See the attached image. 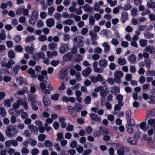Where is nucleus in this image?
Instances as JSON below:
<instances>
[{
    "instance_id": "1",
    "label": "nucleus",
    "mask_w": 155,
    "mask_h": 155,
    "mask_svg": "<svg viewBox=\"0 0 155 155\" xmlns=\"http://www.w3.org/2000/svg\"><path fill=\"white\" fill-rule=\"evenodd\" d=\"M73 44L77 47H82L84 44V40L81 36H77L75 37L73 40Z\"/></svg>"
},
{
    "instance_id": "2",
    "label": "nucleus",
    "mask_w": 155,
    "mask_h": 155,
    "mask_svg": "<svg viewBox=\"0 0 155 155\" xmlns=\"http://www.w3.org/2000/svg\"><path fill=\"white\" fill-rule=\"evenodd\" d=\"M14 63L13 60L9 59L7 62L6 59L4 58L1 62V65L2 67H6L8 68H10Z\"/></svg>"
},
{
    "instance_id": "3",
    "label": "nucleus",
    "mask_w": 155,
    "mask_h": 155,
    "mask_svg": "<svg viewBox=\"0 0 155 155\" xmlns=\"http://www.w3.org/2000/svg\"><path fill=\"white\" fill-rule=\"evenodd\" d=\"M114 80L116 83H119L121 81V78L123 76V73L122 71L117 70L116 71L114 74Z\"/></svg>"
},
{
    "instance_id": "4",
    "label": "nucleus",
    "mask_w": 155,
    "mask_h": 155,
    "mask_svg": "<svg viewBox=\"0 0 155 155\" xmlns=\"http://www.w3.org/2000/svg\"><path fill=\"white\" fill-rule=\"evenodd\" d=\"M17 133L16 130L14 126H9L7 129L6 134L8 137H12L15 135Z\"/></svg>"
},
{
    "instance_id": "5",
    "label": "nucleus",
    "mask_w": 155,
    "mask_h": 155,
    "mask_svg": "<svg viewBox=\"0 0 155 155\" xmlns=\"http://www.w3.org/2000/svg\"><path fill=\"white\" fill-rule=\"evenodd\" d=\"M114 146H115V149L117 150V153L119 155H123L124 154L125 147L119 144H115Z\"/></svg>"
},
{
    "instance_id": "6",
    "label": "nucleus",
    "mask_w": 155,
    "mask_h": 155,
    "mask_svg": "<svg viewBox=\"0 0 155 155\" xmlns=\"http://www.w3.org/2000/svg\"><path fill=\"white\" fill-rule=\"evenodd\" d=\"M68 49V44H61L59 49V51L60 53L63 54L66 52Z\"/></svg>"
},
{
    "instance_id": "7",
    "label": "nucleus",
    "mask_w": 155,
    "mask_h": 155,
    "mask_svg": "<svg viewBox=\"0 0 155 155\" xmlns=\"http://www.w3.org/2000/svg\"><path fill=\"white\" fill-rule=\"evenodd\" d=\"M44 57L45 55L42 52L35 53L33 55V58L36 61L38 60L40 58L44 59Z\"/></svg>"
},
{
    "instance_id": "8",
    "label": "nucleus",
    "mask_w": 155,
    "mask_h": 155,
    "mask_svg": "<svg viewBox=\"0 0 155 155\" xmlns=\"http://www.w3.org/2000/svg\"><path fill=\"white\" fill-rule=\"evenodd\" d=\"M67 74V71L65 69H62L59 74L60 78L61 79H64Z\"/></svg>"
},
{
    "instance_id": "9",
    "label": "nucleus",
    "mask_w": 155,
    "mask_h": 155,
    "mask_svg": "<svg viewBox=\"0 0 155 155\" xmlns=\"http://www.w3.org/2000/svg\"><path fill=\"white\" fill-rule=\"evenodd\" d=\"M144 51L148 52L150 54H153L155 52V48L152 46H148L145 48Z\"/></svg>"
},
{
    "instance_id": "10",
    "label": "nucleus",
    "mask_w": 155,
    "mask_h": 155,
    "mask_svg": "<svg viewBox=\"0 0 155 155\" xmlns=\"http://www.w3.org/2000/svg\"><path fill=\"white\" fill-rule=\"evenodd\" d=\"M128 19V15L126 12L122 13L120 18V20L122 23H124Z\"/></svg>"
},
{
    "instance_id": "11",
    "label": "nucleus",
    "mask_w": 155,
    "mask_h": 155,
    "mask_svg": "<svg viewBox=\"0 0 155 155\" xmlns=\"http://www.w3.org/2000/svg\"><path fill=\"white\" fill-rule=\"evenodd\" d=\"M14 98L12 97H11L10 99H8L4 101V104L5 106L8 107H9L11 105V102H13Z\"/></svg>"
},
{
    "instance_id": "12",
    "label": "nucleus",
    "mask_w": 155,
    "mask_h": 155,
    "mask_svg": "<svg viewBox=\"0 0 155 155\" xmlns=\"http://www.w3.org/2000/svg\"><path fill=\"white\" fill-rule=\"evenodd\" d=\"M89 35L93 41L96 40L98 39L96 33L93 30H91L90 31Z\"/></svg>"
},
{
    "instance_id": "13",
    "label": "nucleus",
    "mask_w": 155,
    "mask_h": 155,
    "mask_svg": "<svg viewBox=\"0 0 155 155\" xmlns=\"http://www.w3.org/2000/svg\"><path fill=\"white\" fill-rule=\"evenodd\" d=\"M102 46L104 48V50L105 53H108L110 50V46L107 42L103 43L102 45Z\"/></svg>"
},
{
    "instance_id": "14",
    "label": "nucleus",
    "mask_w": 155,
    "mask_h": 155,
    "mask_svg": "<svg viewBox=\"0 0 155 155\" xmlns=\"http://www.w3.org/2000/svg\"><path fill=\"white\" fill-rule=\"evenodd\" d=\"M92 70L89 67H87L82 71V74L84 77L88 76L92 72Z\"/></svg>"
},
{
    "instance_id": "15",
    "label": "nucleus",
    "mask_w": 155,
    "mask_h": 155,
    "mask_svg": "<svg viewBox=\"0 0 155 155\" xmlns=\"http://www.w3.org/2000/svg\"><path fill=\"white\" fill-rule=\"evenodd\" d=\"M90 116L91 119L94 121L99 122L101 120V118L98 117L97 115H96L93 113H91L90 114Z\"/></svg>"
},
{
    "instance_id": "16",
    "label": "nucleus",
    "mask_w": 155,
    "mask_h": 155,
    "mask_svg": "<svg viewBox=\"0 0 155 155\" xmlns=\"http://www.w3.org/2000/svg\"><path fill=\"white\" fill-rule=\"evenodd\" d=\"M110 92L114 95H116L120 92L119 88L117 86H114L111 87Z\"/></svg>"
},
{
    "instance_id": "17",
    "label": "nucleus",
    "mask_w": 155,
    "mask_h": 155,
    "mask_svg": "<svg viewBox=\"0 0 155 155\" xmlns=\"http://www.w3.org/2000/svg\"><path fill=\"white\" fill-rule=\"evenodd\" d=\"M99 65L101 68L106 67L108 64L107 61L105 59L100 60L99 62Z\"/></svg>"
},
{
    "instance_id": "18",
    "label": "nucleus",
    "mask_w": 155,
    "mask_h": 155,
    "mask_svg": "<svg viewBox=\"0 0 155 155\" xmlns=\"http://www.w3.org/2000/svg\"><path fill=\"white\" fill-rule=\"evenodd\" d=\"M72 56L73 55L70 52L64 55L63 58L64 61H69L71 59Z\"/></svg>"
},
{
    "instance_id": "19",
    "label": "nucleus",
    "mask_w": 155,
    "mask_h": 155,
    "mask_svg": "<svg viewBox=\"0 0 155 155\" xmlns=\"http://www.w3.org/2000/svg\"><path fill=\"white\" fill-rule=\"evenodd\" d=\"M47 56L49 58H52L53 57L56 56L58 55V53L56 51H53L52 52L50 51H48L47 52Z\"/></svg>"
},
{
    "instance_id": "20",
    "label": "nucleus",
    "mask_w": 155,
    "mask_h": 155,
    "mask_svg": "<svg viewBox=\"0 0 155 155\" xmlns=\"http://www.w3.org/2000/svg\"><path fill=\"white\" fill-rule=\"evenodd\" d=\"M8 112L9 114L15 115L17 117L19 116L20 115V111L15 109H10L8 111Z\"/></svg>"
},
{
    "instance_id": "21",
    "label": "nucleus",
    "mask_w": 155,
    "mask_h": 155,
    "mask_svg": "<svg viewBox=\"0 0 155 155\" xmlns=\"http://www.w3.org/2000/svg\"><path fill=\"white\" fill-rule=\"evenodd\" d=\"M47 26L48 27H51L54 25L55 21L53 18H51L48 19L46 21Z\"/></svg>"
},
{
    "instance_id": "22",
    "label": "nucleus",
    "mask_w": 155,
    "mask_h": 155,
    "mask_svg": "<svg viewBox=\"0 0 155 155\" xmlns=\"http://www.w3.org/2000/svg\"><path fill=\"white\" fill-rule=\"evenodd\" d=\"M28 128L30 130L35 134H37L38 132L37 127L35 126L32 124L28 125Z\"/></svg>"
},
{
    "instance_id": "23",
    "label": "nucleus",
    "mask_w": 155,
    "mask_h": 155,
    "mask_svg": "<svg viewBox=\"0 0 155 155\" xmlns=\"http://www.w3.org/2000/svg\"><path fill=\"white\" fill-rule=\"evenodd\" d=\"M81 8H82L86 12H91L93 10V8L92 7L90 6L88 4H86Z\"/></svg>"
},
{
    "instance_id": "24",
    "label": "nucleus",
    "mask_w": 155,
    "mask_h": 155,
    "mask_svg": "<svg viewBox=\"0 0 155 155\" xmlns=\"http://www.w3.org/2000/svg\"><path fill=\"white\" fill-rule=\"evenodd\" d=\"M34 45H31V47L27 46L25 48V51L28 53L32 54L34 52Z\"/></svg>"
},
{
    "instance_id": "25",
    "label": "nucleus",
    "mask_w": 155,
    "mask_h": 155,
    "mask_svg": "<svg viewBox=\"0 0 155 155\" xmlns=\"http://www.w3.org/2000/svg\"><path fill=\"white\" fill-rule=\"evenodd\" d=\"M148 123L151 128L155 129V118L150 119Z\"/></svg>"
},
{
    "instance_id": "26",
    "label": "nucleus",
    "mask_w": 155,
    "mask_h": 155,
    "mask_svg": "<svg viewBox=\"0 0 155 155\" xmlns=\"http://www.w3.org/2000/svg\"><path fill=\"white\" fill-rule=\"evenodd\" d=\"M140 129L143 131H146L149 128L148 126H146V123L144 122H143L140 123Z\"/></svg>"
},
{
    "instance_id": "27",
    "label": "nucleus",
    "mask_w": 155,
    "mask_h": 155,
    "mask_svg": "<svg viewBox=\"0 0 155 155\" xmlns=\"http://www.w3.org/2000/svg\"><path fill=\"white\" fill-rule=\"evenodd\" d=\"M116 99L118 101V104L121 106H123V104L122 102L123 100V96L121 94L117 95L116 97Z\"/></svg>"
},
{
    "instance_id": "28",
    "label": "nucleus",
    "mask_w": 155,
    "mask_h": 155,
    "mask_svg": "<svg viewBox=\"0 0 155 155\" xmlns=\"http://www.w3.org/2000/svg\"><path fill=\"white\" fill-rule=\"evenodd\" d=\"M134 127L131 126L130 125H127L126 127L127 131L130 133H133L134 131Z\"/></svg>"
},
{
    "instance_id": "29",
    "label": "nucleus",
    "mask_w": 155,
    "mask_h": 155,
    "mask_svg": "<svg viewBox=\"0 0 155 155\" xmlns=\"http://www.w3.org/2000/svg\"><path fill=\"white\" fill-rule=\"evenodd\" d=\"M144 34L145 38L147 39L153 38L154 36V35L153 34L150 33L147 31L145 32Z\"/></svg>"
},
{
    "instance_id": "30",
    "label": "nucleus",
    "mask_w": 155,
    "mask_h": 155,
    "mask_svg": "<svg viewBox=\"0 0 155 155\" xmlns=\"http://www.w3.org/2000/svg\"><path fill=\"white\" fill-rule=\"evenodd\" d=\"M74 108L76 111L80 112L82 110L83 107L82 105L79 103H76Z\"/></svg>"
},
{
    "instance_id": "31",
    "label": "nucleus",
    "mask_w": 155,
    "mask_h": 155,
    "mask_svg": "<svg viewBox=\"0 0 155 155\" xmlns=\"http://www.w3.org/2000/svg\"><path fill=\"white\" fill-rule=\"evenodd\" d=\"M43 101L44 105L45 106H48L50 104V102L47 99V96L46 95L44 96L43 97Z\"/></svg>"
},
{
    "instance_id": "32",
    "label": "nucleus",
    "mask_w": 155,
    "mask_h": 155,
    "mask_svg": "<svg viewBox=\"0 0 155 155\" xmlns=\"http://www.w3.org/2000/svg\"><path fill=\"white\" fill-rule=\"evenodd\" d=\"M1 31V32L0 33V39L1 40H4L6 38L5 31L4 29H2Z\"/></svg>"
},
{
    "instance_id": "33",
    "label": "nucleus",
    "mask_w": 155,
    "mask_h": 155,
    "mask_svg": "<svg viewBox=\"0 0 155 155\" xmlns=\"http://www.w3.org/2000/svg\"><path fill=\"white\" fill-rule=\"evenodd\" d=\"M28 73L31 74V77L34 78H35L36 77V75L35 74V71L34 69L32 68H30L28 70Z\"/></svg>"
},
{
    "instance_id": "34",
    "label": "nucleus",
    "mask_w": 155,
    "mask_h": 155,
    "mask_svg": "<svg viewBox=\"0 0 155 155\" xmlns=\"http://www.w3.org/2000/svg\"><path fill=\"white\" fill-rule=\"evenodd\" d=\"M57 44L54 42L50 43L48 45V48L50 50H53L57 48Z\"/></svg>"
},
{
    "instance_id": "35",
    "label": "nucleus",
    "mask_w": 155,
    "mask_h": 155,
    "mask_svg": "<svg viewBox=\"0 0 155 155\" xmlns=\"http://www.w3.org/2000/svg\"><path fill=\"white\" fill-rule=\"evenodd\" d=\"M127 125H131V126L134 127V129H135L137 130H138V128L135 125V123L134 120L131 118H130L129 122L127 123Z\"/></svg>"
},
{
    "instance_id": "36",
    "label": "nucleus",
    "mask_w": 155,
    "mask_h": 155,
    "mask_svg": "<svg viewBox=\"0 0 155 155\" xmlns=\"http://www.w3.org/2000/svg\"><path fill=\"white\" fill-rule=\"evenodd\" d=\"M126 61L124 58H119L118 60V63L121 65H123L126 63Z\"/></svg>"
},
{
    "instance_id": "37",
    "label": "nucleus",
    "mask_w": 155,
    "mask_h": 155,
    "mask_svg": "<svg viewBox=\"0 0 155 155\" xmlns=\"http://www.w3.org/2000/svg\"><path fill=\"white\" fill-rule=\"evenodd\" d=\"M63 25H71L72 24H74V23L73 22V20L71 19H69L66 20H64L63 21Z\"/></svg>"
},
{
    "instance_id": "38",
    "label": "nucleus",
    "mask_w": 155,
    "mask_h": 155,
    "mask_svg": "<svg viewBox=\"0 0 155 155\" xmlns=\"http://www.w3.org/2000/svg\"><path fill=\"white\" fill-rule=\"evenodd\" d=\"M107 2L111 7H114L115 6L117 3V2L116 0L113 1L112 0H107Z\"/></svg>"
},
{
    "instance_id": "39",
    "label": "nucleus",
    "mask_w": 155,
    "mask_h": 155,
    "mask_svg": "<svg viewBox=\"0 0 155 155\" xmlns=\"http://www.w3.org/2000/svg\"><path fill=\"white\" fill-rule=\"evenodd\" d=\"M102 134V130L101 127L100 128L99 130L98 131H96L93 134L94 136L95 137H98L100 136Z\"/></svg>"
},
{
    "instance_id": "40",
    "label": "nucleus",
    "mask_w": 155,
    "mask_h": 155,
    "mask_svg": "<svg viewBox=\"0 0 155 155\" xmlns=\"http://www.w3.org/2000/svg\"><path fill=\"white\" fill-rule=\"evenodd\" d=\"M28 144L31 145V146L34 147L37 143L36 141L33 139H29L28 140Z\"/></svg>"
},
{
    "instance_id": "41",
    "label": "nucleus",
    "mask_w": 155,
    "mask_h": 155,
    "mask_svg": "<svg viewBox=\"0 0 155 155\" xmlns=\"http://www.w3.org/2000/svg\"><path fill=\"white\" fill-rule=\"evenodd\" d=\"M147 6L149 8L153 9L155 8V3L151 1H149L147 2Z\"/></svg>"
},
{
    "instance_id": "42",
    "label": "nucleus",
    "mask_w": 155,
    "mask_h": 155,
    "mask_svg": "<svg viewBox=\"0 0 155 155\" xmlns=\"http://www.w3.org/2000/svg\"><path fill=\"white\" fill-rule=\"evenodd\" d=\"M128 59L130 62L132 64L134 63L136 61V57L134 54L130 55Z\"/></svg>"
},
{
    "instance_id": "43",
    "label": "nucleus",
    "mask_w": 155,
    "mask_h": 155,
    "mask_svg": "<svg viewBox=\"0 0 155 155\" xmlns=\"http://www.w3.org/2000/svg\"><path fill=\"white\" fill-rule=\"evenodd\" d=\"M46 81H43L41 82L40 84V87L41 89L43 91L45 90L46 89Z\"/></svg>"
},
{
    "instance_id": "44",
    "label": "nucleus",
    "mask_w": 155,
    "mask_h": 155,
    "mask_svg": "<svg viewBox=\"0 0 155 155\" xmlns=\"http://www.w3.org/2000/svg\"><path fill=\"white\" fill-rule=\"evenodd\" d=\"M139 42L140 45L142 47H144L147 45V40H140L139 41Z\"/></svg>"
},
{
    "instance_id": "45",
    "label": "nucleus",
    "mask_w": 155,
    "mask_h": 155,
    "mask_svg": "<svg viewBox=\"0 0 155 155\" xmlns=\"http://www.w3.org/2000/svg\"><path fill=\"white\" fill-rule=\"evenodd\" d=\"M6 114V113L5 109L2 107L0 108V115L2 117H5Z\"/></svg>"
},
{
    "instance_id": "46",
    "label": "nucleus",
    "mask_w": 155,
    "mask_h": 155,
    "mask_svg": "<svg viewBox=\"0 0 155 155\" xmlns=\"http://www.w3.org/2000/svg\"><path fill=\"white\" fill-rule=\"evenodd\" d=\"M91 101V97L89 96H87L85 98L84 102L86 104H89Z\"/></svg>"
},
{
    "instance_id": "47",
    "label": "nucleus",
    "mask_w": 155,
    "mask_h": 155,
    "mask_svg": "<svg viewBox=\"0 0 155 155\" xmlns=\"http://www.w3.org/2000/svg\"><path fill=\"white\" fill-rule=\"evenodd\" d=\"M128 142L131 145H135L136 144V141L134 137H130L127 140Z\"/></svg>"
},
{
    "instance_id": "48",
    "label": "nucleus",
    "mask_w": 155,
    "mask_h": 155,
    "mask_svg": "<svg viewBox=\"0 0 155 155\" xmlns=\"http://www.w3.org/2000/svg\"><path fill=\"white\" fill-rule=\"evenodd\" d=\"M145 61L146 63V67L149 69L151 66V60L150 59H146Z\"/></svg>"
},
{
    "instance_id": "49",
    "label": "nucleus",
    "mask_w": 155,
    "mask_h": 155,
    "mask_svg": "<svg viewBox=\"0 0 155 155\" xmlns=\"http://www.w3.org/2000/svg\"><path fill=\"white\" fill-rule=\"evenodd\" d=\"M46 137L43 134H41L38 136V139L40 141H43L44 140Z\"/></svg>"
},
{
    "instance_id": "50",
    "label": "nucleus",
    "mask_w": 155,
    "mask_h": 155,
    "mask_svg": "<svg viewBox=\"0 0 155 155\" xmlns=\"http://www.w3.org/2000/svg\"><path fill=\"white\" fill-rule=\"evenodd\" d=\"M35 39V37L34 36H28L26 38L25 41L27 42H30Z\"/></svg>"
},
{
    "instance_id": "51",
    "label": "nucleus",
    "mask_w": 155,
    "mask_h": 155,
    "mask_svg": "<svg viewBox=\"0 0 155 155\" xmlns=\"http://www.w3.org/2000/svg\"><path fill=\"white\" fill-rule=\"evenodd\" d=\"M146 74L147 76H155V71L153 70H148L146 71Z\"/></svg>"
},
{
    "instance_id": "52",
    "label": "nucleus",
    "mask_w": 155,
    "mask_h": 155,
    "mask_svg": "<svg viewBox=\"0 0 155 155\" xmlns=\"http://www.w3.org/2000/svg\"><path fill=\"white\" fill-rule=\"evenodd\" d=\"M95 20L93 16H90L89 17V23L91 25H93L94 24Z\"/></svg>"
},
{
    "instance_id": "53",
    "label": "nucleus",
    "mask_w": 155,
    "mask_h": 155,
    "mask_svg": "<svg viewBox=\"0 0 155 155\" xmlns=\"http://www.w3.org/2000/svg\"><path fill=\"white\" fill-rule=\"evenodd\" d=\"M147 115L150 117H152L155 116V108H153L149 112Z\"/></svg>"
},
{
    "instance_id": "54",
    "label": "nucleus",
    "mask_w": 155,
    "mask_h": 155,
    "mask_svg": "<svg viewBox=\"0 0 155 155\" xmlns=\"http://www.w3.org/2000/svg\"><path fill=\"white\" fill-rule=\"evenodd\" d=\"M28 89L27 87H23L22 90H19L17 92V94L19 95H22L24 94L25 92L27 91Z\"/></svg>"
},
{
    "instance_id": "55",
    "label": "nucleus",
    "mask_w": 155,
    "mask_h": 155,
    "mask_svg": "<svg viewBox=\"0 0 155 155\" xmlns=\"http://www.w3.org/2000/svg\"><path fill=\"white\" fill-rule=\"evenodd\" d=\"M133 133L134 134L135 137L137 138H138L140 137L141 133L138 131V129L137 130L135 129H134V131Z\"/></svg>"
},
{
    "instance_id": "56",
    "label": "nucleus",
    "mask_w": 155,
    "mask_h": 155,
    "mask_svg": "<svg viewBox=\"0 0 155 155\" xmlns=\"http://www.w3.org/2000/svg\"><path fill=\"white\" fill-rule=\"evenodd\" d=\"M149 99L150 101H148V103L149 104L155 103V97L153 96H150L149 97Z\"/></svg>"
},
{
    "instance_id": "57",
    "label": "nucleus",
    "mask_w": 155,
    "mask_h": 155,
    "mask_svg": "<svg viewBox=\"0 0 155 155\" xmlns=\"http://www.w3.org/2000/svg\"><path fill=\"white\" fill-rule=\"evenodd\" d=\"M37 19V18L31 16L29 19V22L31 24H34L35 23Z\"/></svg>"
},
{
    "instance_id": "58",
    "label": "nucleus",
    "mask_w": 155,
    "mask_h": 155,
    "mask_svg": "<svg viewBox=\"0 0 155 155\" xmlns=\"http://www.w3.org/2000/svg\"><path fill=\"white\" fill-rule=\"evenodd\" d=\"M59 60H54L51 61V64L52 66L56 67L59 64Z\"/></svg>"
},
{
    "instance_id": "59",
    "label": "nucleus",
    "mask_w": 155,
    "mask_h": 155,
    "mask_svg": "<svg viewBox=\"0 0 155 155\" xmlns=\"http://www.w3.org/2000/svg\"><path fill=\"white\" fill-rule=\"evenodd\" d=\"M82 57L79 54H77L75 56V60L79 62L82 60Z\"/></svg>"
},
{
    "instance_id": "60",
    "label": "nucleus",
    "mask_w": 155,
    "mask_h": 155,
    "mask_svg": "<svg viewBox=\"0 0 155 155\" xmlns=\"http://www.w3.org/2000/svg\"><path fill=\"white\" fill-rule=\"evenodd\" d=\"M59 96V94H55L52 95L51 97V98L53 100L56 101L58 99Z\"/></svg>"
},
{
    "instance_id": "61",
    "label": "nucleus",
    "mask_w": 155,
    "mask_h": 155,
    "mask_svg": "<svg viewBox=\"0 0 155 155\" xmlns=\"http://www.w3.org/2000/svg\"><path fill=\"white\" fill-rule=\"evenodd\" d=\"M54 8L52 7L49 8H48V15L50 16H52V13L54 11Z\"/></svg>"
},
{
    "instance_id": "62",
    "label": "nucleus",
    "mask_w": 155,
    "mask_h": 155,
    "mask_svg": "<svg viewBox=\"0 0 155 155\" xmlns=\"http://www.w3.org/2000/svg\"><path fill=\"white\" fill-rule=\"evenodd\" d=\"M44 144L46 147H50L52 146V143L49 140H46L44 143Z\"/></svg>"
},
{
    "instance_id": "63",
    "label": "nucleus",
    "mask_w": 155,
    "mask_h": 155,
    "mask_svg": "<svg viewBox=\"0 0 155 155\" xmlns=\"http://www.w3.org/2000/svg\"><path fill=\"white\" fill-rule=\"evenodd\" d=\"M28 101L29 102H37L35 97L32 95L29 96L28 99Z\"/></svg>"
},
{
    "instance_id": "64",
    "label": "nucleus",
    "mask_w": 155,
    "mask_h": 155,
    "mask_svg": "<svg viewBox=\"0 0 155 155\" xmlns=\"http://www.w3.org/2000/svg\"><path fill=\"white\" fill-rule=\"evenodd\" d=\"M47 39L46 36L44 35H42L40 36L38 38L39 40L41 41H46Z\"/></svg>"
}]
</instances>
